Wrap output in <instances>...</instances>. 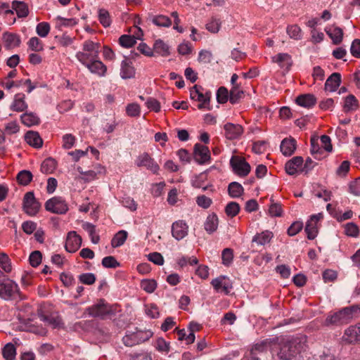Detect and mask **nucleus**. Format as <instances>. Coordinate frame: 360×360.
Listing matches in <instances>:
<instances>
[{
    "label": "nucleus",
    "instance_id": "49",
    "mask_svg": "<svg viewBox=\"0 0 360 360\" xmlns=\"http://www.w3.org/2000/svg\"><path fill=\"white\" fill-rule=\"evenodd\" d=\"M126 113L129 117H139L141 114L140 105L136 103L128 104L126 107Z\"/></svg>",
    "mask_w": 360,
    "mask_h": 360
},
{
    "label": "nucleus",
    "instance_id": "15",
    "mask_svg": "<svg viewBox=\"0 0 360 360\" xmlns=\"http://www.w3.org/2000/svg\"><path fill=\"white\" fill-rule=\"evenodd\" d=\"M304 160L301 156H296L289 160L285 165V169L288 174L295 175L303 172Z\"/></svg>",
    "mask_w": 360,
    "mask_h": 360
},
{
    "label": "nucleus",
    "instance_id": "9",
    "mask_svg": "<svg viewBox=\"0 0 360 360\" xmlns=\"http://www.w3.org/2000/svg\"><path fill=\"white\" fill-rule=\"evenodd\" d=\"M230 162L234 172L240 176H245L250 172V165L243 158L232 157Z\"/></svg>",
    "mask_w": 360,
    "mask_h": 360
},
{
    "label": "nucleus",
    "instance_id": "3",
    "mask_svg": "<svg viewBox=\"0 0 360 360\" xmlns=\"http://www.w3.org/2000/svg\"><path fill=\"white\" fill-rule=\"evenodd\" d=\"M358 311H360V307L359 306L343 308L337 312L328 315L324 321V325L329 326L347 323L352 319L354 314Z\"/></svg>",
    "mask_w": 360,
    "mask_h": 360
},
{
    "label": "nucleus",
    "instance_id": "36",
    "mask_svg": "<svg viewBox=\"0 0 360 360\" xmlns=\"http://www.w3.org/2000/svg\"><path fill=\"white\" fill-rule=\"evenodd\" d=\"M128 236V233L124 230L118 231L112 238L111 240V245L113 248H117L122 245L126 241Z\"/></svg>",
    "mask_w": 360,
    "mask_h": 360
},
{
    "label": "nucleus",
    "instance_id": "48",
    "mask_svg": "<svg viewBox=\"0 0 360 360\" xmlns=\"http://www.w3.org/2000/svg\"><path fill=\"white\" fill-rule=\"evenodd\" d=\"M345 233L348 236L356 238L359 236V229L356 224L349 222L345 225Z\"/></svg>",
    "mask_w": 360,
    "mask_h": 360
},
{
    "label": "nucleus",
    "instance_id": "56",
    "mask_svg": "<svg viewBox=\"0 0 360 360\" xmlns=\"http://www.w3.org/2000/svg\"><path fill=\"white\" fill-rule=\"evenodd\" d=\"M20 127L16 122H10L5 124L4 131L6 135H12L19 131Z\"/></svg>",
    "mask_w": 360,
    "mask_h": 360
},
{
    "label": "nucleus",
    "instance_id": "58",
    "mask_svg": "<svg viewBox=\"0 0 360 360\" xmlns=\"http://www.w3.org/2000/svg\"><path fill=\"white\" fill-rule=\"evenodd\" d=\"M79 281L85 285H92L96 281V276L91 273H85L79 275Z\"/></svg>",
    "mask_w": 360,
    "mask_h": 360
},
{
    "label": "nucleus",
    "instance_id": "63",
    "mask_svg": "<svg viewBox=\"0 0 360 360\" xmlns=\"http://www.w3.org/2000/svg\"><path fill=\"white\" fill-rule=\"evenodd\" d=\"M177 50L179 54L186 56L192 52L193 46L188 41L183 42L179 45Z\"/></svg>",
    "mask_w": 360,
    "mask_h": 360
},
{
    "label": "nucleus",
    "instance_id": "60",
    "mask_svg": "<svg viewBox=\"0 0 360 360\" xmlns=\"http://www.w3.org/2000/svg\"><path fill=\"white\" fill-rule=\"evenodd\" d=\"M222 263L224 265H229L233 258V250L230 248H225L221 254Z\"/></svg>",
    "mask_w": 360,
    "mask_h": 360
},
{
    "label": "nucleus",
    "instance_id": "47",
    "mask_svg": "<svg viewBox=\"0 0 360 360\" xmlns=\"http://www.w3.org/2000/svg\"><path fill=\"white\" fill-rule=\"evenodd\" d=\"M240 211V205L236 202H231L225 207V212L230 217H236Z\"/></svg>",
    "mask_w": 360,
    "mask_h": 360
},
{
    "label": "nucleus",
    "instance_id": "27",
    "mask_svg": "<svg viewBox=\"0 0 360 360\" xmlns=\"http://www.w3.org/2000/svg\"><path fill=\"white\" fill-rule=\"evenodd\" d=\"M158 54L167 57L170 54L169 46L163 40L158 39L153 44V56Z\"/></svg>",
    "mask_w": 360,
    "mask_h": 360
},
{
    "label": "nucleus",
    "instance_id": "7",
    "mask_svg": "<svg viewBox=\"0 0 360 360\" xmlns=\"http://www.w3.org/2000/svg\"><path fill=\"white\" fill-rule=\"evenodd\" d=\"M23 210L30 216L36 215L41 207L40 203L37 200L33 192H27L23 198Z\"/></svg>",
    "mask_w": 360,
    "mask_h": 360
},
{
    "label": "nucleus",
    "instance_id": "33",
    "mask_svg": "<svg viewBox=\"0 0 360 360\" xmlns=\"http://www.w3.org/2000/svg\"><path fill=\"white\" fill-rule=\"evenodd\" d=\"M273 237V233L269 231H264L255 235L252 238V242L257 245H264L270 242Z\"/></svg>",
    "mask_w": 360,
    "mask_h": 360
},
{
    "label": "nucleus",
    "instance_id": "22",
    "mask_svg": "<svg viewBox=\"0 0 360 360\" xmlns=\"http://www.w3.org/2000/svg\"><path fill=\"white\" fill-rule=\"evenodd\" d=\"M275 343V340H264L256 343L251 349L250 352L252 359H258L257 355L260 353L266 352L271 347V343Z\"/></svg>",
    "mask_w": 360,
    "mask_h": 360
},
{
    "label": "nucleus",
    "instance_id": "31",
    "mask_svg": "<svg viewBox=\"0 0 360 360\" xmlns=\"http://www.w3.org/2000/svg\"><path fill=\"white\" fill-rule=\"evenodd\" d=\"M12 8L16 12L18 18H25L29 14L28 6L23 1H13Z\"/></svg>",
    "mask_w": 360,
    "mask_h": 360
},
{
    "label": "nucleus",
    "instance_id": "62",
    "mask_svg": "<svg viewBox=\"0 0 360 360\" xmlns=\"http://www.w3.org/2000/svg\"><path fill=\"white\" fill-rule=\"evenodd\" d=\"M349 190L352 194L356 196L360 195V177L349 183Z\"/></svg>",
    "mask_w": 360,
    "mask_h": 360
},
{
    "label": "nucleus",
    "instance_id": "64",
    "mask_svg": "<svg viewBox=\"0 0 360 360\" xmlns=\"http://www.w3.org/2000/svg\"><path fill=\"white\" fill-rule=\"evenodd\" d=\"M129 360H153L150 353L143 352L129 354Z\"/></svg>",
    "mask_w": 360,
    "mask_h": 360
},
{
    "label": "nucleus",
    "instance_id": "4",
    "mask_svg": "<svg viewBox=\"0 0 360 360\" xmlns=\"http://www.w3.org/2000/svg\"><path fill=\"white\" fill-rule=\"evenodd\" d=\"M19 297L20 289L18 284L8 277H0V298L9 301Z\"/></svg>",
    "mask_w": 360,
    "mask_h": 360
},
{
    "label": "nucleus",
    "instance_id": "14",
    "mask_svg": "<svg viewBox=\"0 0 360 360\" xmlns=\"http://www.w3.org/2000/svg\"><path fill=\"white\" fill-rule=\"evenodd\" d=\"M194 159L200 165L206 163L210 160L209 148L200 143H195L194 146Z\"/></svg>",
    "mask_w": 360,
    "mask_h": 360
},
{
    "label": "nucleus",
    "instance_id": "61",
    "mask_svg": "<svg viewBox=\"0 0 360 360\" xmlns=\"http://www.w3.org/2000/svg\"><path fill=\"white\" fill-rule=\"evenodd\" d=\"M303 228V223L302 221H295L288 229V234L290 236L297 234Z\"/></svg>",
    "mask_w": 360,
    "mask_h": 360
},
{
    "label": "nucleus",
    "instance_id": "44",
    "mask_svg": "<svg viewBox=\"0 0 360 360\" xmlns=\"http://www.w3.org/2000/svg\"><path fill=\"white\" fill-rule=\"evenodd\" d=\"M98 20L101 24L105 27H109L111 24L110 13L104 8H100L98 10Z\"/></svg>",
    "mask_w": 360,
    "mask_h": 360
},
{
    "label": "nucleus",
    "instance_id": "28",
    "mask_svg": "<svg viewBox=\"0 0 360 360\" xmlns=\"http://www.w3.org/2000/svg\"><path fill=\"white\" fill-rule=\"evenodd\" d=\"M327 34L330 37L334 44H339L343 38V30L337 26L333 25L326 29Z\"/></svg>",
    "mask_w": 360,
    "mask_h": 360
},
{
    "label": "nucleus",
    "instance_id": "59",
    "mask_svg": "<svg viewBox=\"0 0 360 360\" xmlns=\"http://www.w3.org/2000/svg\"><path fill=\"white\" fill-rule=\"evenodd\" d=\"M198 61L202 63H210L212 60V53L207 50H202L199 52Z\"/></svg>",
    "mask_w": 360,
    "mask_h": 360
},
{
    "label": "nucleus",
    "instance_id": "11",
    "mask_svg": "<svg viewBox=\"0 0 360 360\" xmlns=\"http://www.w3.org/2000/svg\"><path fill=\"white\" fill-rule=\"evenodd\" d=\"M342 340L349 344L360 343V322L345 329Z\"/></svg>",
    "mask_w": 360,
    "mask_h": 360
},
{
    "label": "nucleus",
    "instance_id": "26",
    "mask_svg": "<svg viewBox=\"0 0 360 360\" xmlns=\"http://www.w3.org/2000/svg\"><path fill=\"white\" fill-rule=\"evenodd\" d=\"M341 82V75L338 72L333 73L325 83V90L330 92L336 91Z\"/></svg>",
    "mask_w": 360,
    "mask_h": 360
},
{
    "label": "nucleus",
    "instance_id": "42",
    "mask_svg": "<svg viewBox=\"0 0 360 360\" xmlns=\"http://www.w3.org/2000/svg\"><path fill=\"white\" fill-rule=\"evenodd\" d=\"M32 174L28 170H22L17 175L18 182L22 186L28 185L32 180Z\"/></svg>",
    "mask_w": 360,
    "mask_h": 360
},
{
    "label": "nucleus",
    "instance_id": "55",
    "mask_svg": "<svg viewBox=\"0 0 360 360\" xmlns=\"http://www.w3.org/2000/svg\"><path fill=\"white\" fill-rule=\"evenodd\" d=\"M28 46L34 51H40L43 50V44L41 41L36 37L30 38L28 43Z\"/></svg>",
    "mask_w": 360,
    "mask_h": 360
},
{
    "label": "nucleus",
    "instance_id": "1",
    "mask_svg": "<svg viewBox=\"0 0 360 360\" xmlns=\"http://www.w3.org/2000/svg\"><path fill=\"white\" fill-rule=\"evenodd\" d=\"M279 352L277 355L282 360H290L304 351L307 347V337L300 335L288 338H277Z\"/></svg>",
    "mask_w": 360,
    "mask_h": 360
},
{
    "label": "nucleus",
    "instance_id": "32",
    "mask_svg": "<svg viewBox=\"0 0 360 360\" xmlns=\"http://www.w3.org/2000/svg\"><path fill=\"white\" fill-rule=\"evenodd\" d=\"M358 101L354 95H349L345 99L343 110L345 112L355 111L358 109Z\"/></svg>",
    "mask_w": 360,
    "mask_h": 360
},
{
    "label": "nucleus",
    "instance_id": "41",
    "mask_svg": "<svg viewBox=\"0 0 360 360\" xmlns=\"http://www.w3.org/2000/svg\"><path fill=\"white\" fill-rule=\"evenodd\" d=\"M2 355L6 360H14L16 355V349L14 345L7 343L2 349Z\"/></svg>",
    "mask_w": 360,
    "mask_h": 360
},
{
    "label": "nucleus",
    "instance_id": "40",
    "mask_svg": "<svg viewBox=\"0 0 360 360\" xmlns=\"http://www.w3.org/2000/svg\"><path fill=\"white\" fill-rule=\"evenodd\" d=\"M151 21L154 25L158 27H169L172 25V20L170 18L163 15L153 16L151 18Z\"/></svg>",
    "mask_w": 360,
    "mask_h": 360
},
{
    "label": "nucleus",
    "instance_id": "38",
    "mask_svg": "<svg viewBox=\"0 0 360 360\" xmlns=\"http://www.w3.org/2000/svg\"><path fill=\"white\" fill-rule=\"evenodd\" d=\"M56 168V162L54 159L49 158L45 159L41 165V171L44 174H51Z\"/></svg>",
    "mask_w": 360,
    "mask_h": 360
},
{
    "label": "nucleus",
    "instance_id": "54",
    "mask_svg": "<svg viewBox=\"0 0 360 360\" xmlns=\"http://www.w3.org/2000/svg\"><path fill=\"white\" fill-rule=\"evenodd\" d=\"M102 265L105 268L115 269L120 266V264L113 256H107L102 259Z\"/></svg>",
    "mask_w": 360,
    "mask_h": 360
},
{
    "label": "nucleus",
    "instance_id": "2",
    "mask_svg": "<svg viewBox=\"0 0 360 360\" xmlns=\"http://www.w3.org/2000/svg\"><path fill=\"white\" fill-rule=\"evenodd\" d=\"M101 44L91 40H86L82 44V51L76 53L77 59L84 66L98 58Z\"/></svg>",
    "mask_w": 360,
    "mask_h": 360
},
{
    "label": "nucleus",
    "instance_id": "16",
    "mask_svg": "<svg viewBox=\"0 0 360 360\" xmlns=\"http://www.w3.org/2000/svg\"><path fill=\"white\" fill-rule=\"evenodd\" d=\"M82 245V238L77 234L76 231H70L68 233L65 250L69 252H75Z\"/></svg>",
    "mask_w": 360,
    "mask_h": 360
},
{
    "label": "nucleus",
    "instance_id": "6",
    "mask_svg": "<svg viewBox=\"0 0 360 360\" xmlns=\"http://www.w3.org/2000/svg\"><path fill=\"white\" fill-rule=\"evenodd\" d=\"M153 334L150 330H137L125 335L122 341L125 346L133 347L148 340Z\"/></svg>",
    "mask_w": 360,
    "mask_h": 360
},
{
    "label": "nucleus",
    "instance_id": "57",
    "mask_svg": "<svg viewBox=\"0 0 360 360\" xmlns=\"http://www.w3.org/2000/svg\"><path fill=\"white\" fill-rule=\"evenodd\" d=\"M196 203L199 207L207 209L212 203V200L205 195H201L196 198Z\"/></svg>",
    "mask_w": 360,
    "mask_h": 360
},
{
    "label": "nucleus",
    "instance_id": "21",
    "mask_svg": "<svg viewBox=\"0 0 360 360\" xmlns=\"http://www.w3.org/2000/svg\"><path fill=\"white\" fill-rule=\"evenodd\" d=\"M92 74L98 77H104L107 72V67L98 58L86 64L85 66Z\"/></svg>",
    "mask_w": 360,
    "mask_h": 360
},
{
    "label": "nucleus",
    "instance_id": "10",
    "mask_svg": "<svg viewBox=\"0 0 360 360\" xmlns=\"http://www.w3.org/2000/svg\"><path fill=\"white\" fill-rule=\"evenodd\" d=\"M86 310L90 316L101 318L110 314L112 311L110 306L103 300H101L98 303L89 307Z\"/></svg>",
    "mask_w": 360,
    "mask_h": 360
},
{
    "label": "nucleus",
    "instance_id": "34",
    "mask_svg": "<svg viewBox=\"0 0 360 360\" xmlns=\"http://www.w3.org/2000/svg\"><path fill=\"white\" fill-rule=\"evenodd\" d=\"M22 124L27 127L38 124L39 123V117L33 112H25L20 116Z\"/></svg>",
    "mask_w": 360,
    "mask_h": 360
},
{
    "label": "nucleus",
    "instance_id": "46",
    "mask_svg": "<svg viewBox=\"0 0 360 360\" xmlns=\"http://www.w3.org/2000/svg\"><path fill=\"white\" fill-rule=\"evenodd\" d=\"M141 288L148 293H152L157 288V283L153 279H143L141 282Z\"/></svg>",
    "mask_w": 360,
    "mask_h": 360
},
{
    "label": "nucleus",
    "instance_id": "30",
    "mask_svg": "<svg viewBox=\"0 0 360 360\" xmlns=\"http://www.w3.org/2000/svg\"><path fill=\"white\" fill-rule=\"evenodd\" d=\"M219 220L217 214L212 213L209 214L204 223L205 230L211 234L216 231L218 227Z\"/></svg>",
    "mask_w": 360,
    "mask_h": 360
},
{
    "label": "nucleus",
    "instance_id": "13",
    "mask_svg": "<svg viewBox=\"0 0 360 360\" xmlns=\"http://www.w3.org/2000/svg\"><path fill=\"white\" fill-rule=\"evenodd\" d=\"M138 167H144L147 169L150 170L153 173H158L160 167L155 161L149 155V154L144 153L140 155L136 162Z\"/></svg>",
    "mask_w": 360,
    "mask_h": 360
},
{
    "label": "nucleus",
    "instance_id": "29",
    "mask_svg": "<svg viewBox=\"0 0 360 360\" xmlns=\"http://www.w3.org/2000/svg\"><path fill=\"white\" fill-rule=\"evenodd\" d=\"M25 94H16L11 107V110L16 112H22L26 110L27 108V104L25 101Z\"/></svg>",
    "mask_w": 360,
    "mask_h": 360
},
{
    "label": "nucleus",
    "instance_id": "24",
    "mask_svg": "<svg viewBox=\"0 0 360 360\" xmlns=\"http://www.w3.org/2000/svg\"><path fill=\"white\" fill-rule=\"evenodd\" d=\"M281 151L285 156H290L296 149V141L293 138L284 139L280 146Z\"/></svg>",
    "mask_w": 360,
    "mask_h": 360
},
{
    "label": "nucleus",
    "instance_id": "19",
    "mask_svg": "<svg viewBox=\"0 0 360 360\" xmlns=\"http://www.w3.org/2000/svg\"><path fill=\"white\" fill-rule=\"evenodd\" d=\"M2 40L5 48L7 49L18 47L21 43L20 37L18 34L8 32L3 34Z\"/></svg>",
    "mask_w": 360,
    "mask_h": 360
},
{
    "label": "nucleus",
    "instance_id": "23",
    "mask_svg": "<svg viewBox=\"0 0 360 360\" xmlns=\"http://www.w3.org/2000/svg\"><path fill=\"white\" fill-rule=\"evenodd\" d=\"M295 102L301 107L311 108L315 105L316 98L313 94H304L298 96L295 99Z\"/></svg>",
    "mask_w": 360,
    "mask_h": 360
},
{
    "label": "nucleus",
    "instance_id": "17",
    "mask_svg": "<svg viewBox=\"0 0 360 360\" xmlns=\"http://www.w3.org/2000/svg\"><path fill=\"white\" fill-rule=\"evenodd\" d=\"M188 226L183 220H179L172 224V234L177 240H180L188 235Z\"/></svg>",
    "mask_w": 360,
    "mask_h": 360
},
{
    "label": "nucleus",
    "instance_id": "43",
    "mask_svg": "<svg viewBox=\"0 0 360 360\" xmlns=\"http://www.w3.org/2000/svg\"><path fill=\"white\" fill-rule=\"evenodd\" d=\"M311 153L316 159L320 160L321 158V155L323 153V149L322 147L319 146L317 139H311Z\"/></svg>",
    "mask_w": 360,
    "mask_h": 360
},
{
    "label": "nucleus",
    "instance_id": "35",
    "mask_svg": "<svg viewBox=\"0 0 360 360\" xmlns=\"http://www.w3.org/2000/svg\"><path fill=\"white\" fill-rule=\"evenodd\" d=\"M244 96V91L240 89V86H232L229 92V101L232 104L239 102Z\"/></svg>",
    "mask_w": 360,
    "mask_h": 360
},
{
    "label": "nucleus",
    "instance_id": "8",
    "mask_svg": "<svg viewBox=\"0 0 360 360\" xmlns=\"http://www.w3.org/2000/svg\"><path fill=\"white\" fill-rule=\"evenodd\" d=\"M45 208L47 211L58 214H65L68 210L67 203L61 197H53L47 200Z\"/></svg>",
    "mask_w": 360,
    "mask_h": 360
},
{
    "label": "nucleus",
    "instance_id": "50",
    "mask_svg": "<svg viewBox=\"0 0 360 360\" xmlns=\"http://www.w3.org/2000/svg\"><path fill=\"white\" fill-rule=\"evenodd\" d=\"M0 267L6 273L11 271L12 267L8 256L4 252L0 253Z\"/></svg>",
    "mask_w": 360,
    "mask_h": 360
},
{
    "label": "nucleus",
    "instance_id": "20",
    "mask_svg": "<svg viewBox=\"0 0 360 360\" xmlns=\"http://www.w3.org/2000/svg\"><path fill=\"white\" fill-rule=\"evenodd\" d=\"M271 61L277 63L281 68L286 70H289L292 65L291 56L286 53H280L271 57Z\"/></svg>",
    "mask_w": 360,
    "mask_h": 360
},
{
    "label": "nucleus",
    "instance_id": "45",
    "mask_svg": "<svg viewBox=\"0 0 360 360\" xmlns=\"http://www.w3.org/2000/svg\"><path fill=\"white\" fill-rule=\"evenodd\" d=\"M119 43L124 48H130L136 43V38L131 35L123 34L120 37Z\"/></svg>",
    "mask_w": 360,
    "mask_h": 360
},
{
    "label": "nucleus",
    "instance_id": "52",
    "mask_svg": "<svg viewBox=\"0 0 360 360\" xmlns=\"http://www.w3.org/2000/svg\"><path fill=\"white\" fill-rule=\"evenodd\" d=\"M229 99V92L226 87L221 86L217 93V100L219 103H225Z\"/></svg>",
    "mask_w": 360,
    "mask_h": 360
},
{
    "label": "nucleus",
    "instance_id": "39",
    "mask_svg": "<svg viewBox=\"0 0 360 360\" xmlns=\"http://www.w3.org/2000/svg\"><path fill=\"white\" fill-rule=\"evenodd\" d=\"M243 187L238 182H231L228 187V192L232 198H239L243 193Z\"/></svg>",
    "mask_w": 360,
    "mask_h": 360
},
{
    "label": "nucleus",
    "instance_id": "25",
    "mask_svg": "<svg viewBox=\"0 0 360 360\" xmlns=\"http://www.w3.org/2000/svg\"><path fill=\"white\" fill-rule=\"evenodd\" d=\"M25 140L27 144L36 148H39L43 145L42 139L37 131H27L25 135Z\"/></svg>",
    "mask_w": 360,
    "mask_h": 360
},
{
    "label": "nucleus",
    "instance_id": "18",
    "mask_svg": "<svg viewBox=\"0 0 360 360\" xmlns=\"http://www.w3.org/2000/svg\"><path fill=\"white\" fill-rule=\"evenodd\" d=\"M225 136L229 140L238 139L243 133V128L241 125L233 123H226L224 126Z\"/></svg>",
    "mask_w": 360,
    "mask_h": 360
},
{
    "label": "nucleus",
    "instance_id": "12",
    "mask_svg": "<svg viewBox=\"0 0 360 360\" xmlns=\"http://www.w3.org/2000/svg\"><path fill=\"white\" fill-rule=\"evenodd\" d=\"M323 218L322 214H314L307 221L305 226V232L309 240L314 239L318 233V222Z\"/></svg>",
    "mask_w": 360,
    "mask_h": 360
},
{
    "label": "nucleus",
    "instance_id": "37",
    "mask_svg": "<svg viewBox=\"0 0 360 360\" xmlns=\"http://www.w3.org/2000/svg\"><path fill=\"white\" fill-rule=\"evenodd\" d=\"M134 68L127 61L123 60L121 64L120 75L123 79L131 78L134 76Z\"/></svg>",
    "mask_w": 360,
    "mask_h": 360
},
{
    "label": "nucleus",
    "instance_id": "5",
    "mask_svg": "<svg viewBox=\"0 0 360 360\" xmlns=\"http://www.w3.org/2000/svg\"><path fill=\"white\" fill-rule=\"evenodd\" d=\"M190 97L192 100L199 102L198 108L200 110H210V102L211 98V92L207 91L203 92V88L199 85H194L190 90Z\"/></svg>",
    "mask_w": 360,
    "mask_h": 360
},
{
    "label": "nucleus",
    "instance_id": "53",
    "mask_svg": "<svg viewBox=\"0 0 360 360\" xmlns=\"http://www.w3.org/2000/svg\"><path fill=\"white\" fill-rule=\"evenodd\" d=\"M50 29V25L48 22H42L37 25L36 32L41 37H46L49 34Z\"/></svg>",
    "mask_w": 360,
    "mask_h": 360
},
{
    "label": "nucleus",
    "instance_id": "51",
    "mask_svg": "<svg viewBox=\"0 0 360 360\" xmlns=\"http://www.w3.org/2000/svg\"><path fill=\"white\" fill-rule=\"evenodd\" d=\"M287 32L290 38L295 40L300 39L302 37V31L297 25H290L287 27Z\"/></svg>",
    "mask_w": 360,
    "mask_h": 360
}]
</instances>
